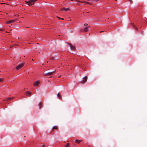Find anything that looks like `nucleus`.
<instances>
[{
    "label": "nucleus",
    "mask_w": 147,
    "mask_h": 147,
    "mask_svg": "<svg viewBox=\"0 0 147 147\" xmlns=\"http://www.w3.org/2000/svg\"><path fill=\"white\" fill-rule=\"evenodd\" d=\"M74 142L77 143L79 144L81 142H82V141L80 140H76Z\"/></svg>",
    "instance_id": "f8f14e48"
},
{
    "label": "nucleus",
    "mask_w": 147,
    "mask_h": 147,
    "mask_svg": "<svg viewBox=\"0 0 147 147\" xmlns=\"http://www.w3.org/2000/svg\"><path fill=\"white\" fill-rule=\"evenodd\" d=\"M40 83V82L39 81H36L34 82V85L35 86H37Z\"/></svg>",
    "instance_id": "0eeeda50"
},
{
    "label": "nucleus",
    "mask_w": 147,
    "mask_h": 147,
    "mask_svg": "<svg viewBox=\"0 0 147 147\" xmlns=\"http://www.w3.org/2000/svg\"><path fill=\"white\" fill-rule=\"evenodd\" d=\"M102 32V31H100V32Z\"/></svg>",
    "instance_id": "393cba45"
},
{
    "label": "nucleus",
    "mask_w": 147,
    "mask_h": 147,
    "mask_svg": "<svg viewBox=\"0 0 147 147\" xmlns=\"http://www.w3.org/2000/svg\"><path fill=\"white\" fill-rule=\"evenodd\" d=\"M3 80V78H0V82H2Z\"/></svg>",
    "instance_id": "6ab92c4d"
},
{
    "label": "nucleus",
    "mask_w": 147,
    "mask_h": 147,
    "mask_svg": "<svg viewBox=\"0 0 147 147\" xmlns=\"http://www.w3.org/2000/svg\"><path fill=\"white\" fill-rule=\"evenodd\" d=\"M69 45L71 49H72L73 50H74L75 49V48L74 46H73L72 45L70 44H69Z\"/></svg>",
    "instance_id": "1a4fd4ad"
},
{
    "label": "nucleus",
    "mask_w": 147,
    "mask_h": 147,
    "mask_svg": "<svg viewBox=\"0 0 147 147\" xmlns=\"http://www.w3.org/2000/svg\"><path fill=\"white\" fill-rule=\"evenodd\" d=\"M37 0H30L28 1H25V2L26 4H28V5L30 6H31L32 5H33L34 2L36 1Z\"/></svg>",
    "instance_id": "f257e3e1"
},
{
    "label": "nucleus",
    "mask_w": 147,
    "mask_h": 147,
    "mask_svg": "<svg viewBox=\"0 0 147 147\" xmlns=\"http://www.w3.org/2000/svg\"><path fill=\"white\" fill-rule=\"evenodd\" d=\"M55 72V71L49 72L45 74L44 75L45 76H49L52 75Z\"/></svg>",
    "instance_id": "39448f33"
},
{
    "label": "nucleus",
    "mask_w": 147,
    "mask_h": 147,
    "mask_svg": "<svg viewBox=\"0 0 147 147\" xmlns=\"http://www.w3.org/2000/svg\"><path fill=\"white\" fill-rule=\"evenodd\" d=\"M98 0H92V1L93 2H96Z\"/></svg>",
    "instance_id": "a211bd4d"
},
{
    "label": "nucleus",
    "mask_w": 147,
    "mask_h": 147,
    "mask_svg": "<svg viewBox=\"0 0 147 147\" xmlns=\"http://www.w3.org/2000/svg\"><path fill=\"white\" fill-rule=\"evenodd\" d=\"M32 93L30 91H27L26 92V96H28L30 95Z\"/></svg>",
    "instance_id": "9d476101"
},
{
    "label": "nucleus",
    "mask_w": 147,
    "mask_h": 147,
    "mask_svg": "<svg viewBox=\"0 0 147 147\" xmlns=\"http://www.w3.org/2000/svg\"><path fill=\"white\" fill-rule=\"evenodd\" d=\"M57 127L56 126H54L53 127V129H57Z\"/></svg>",
    "instance_id": "aec40b11"
},
{
    "label": "nucleus",
    "mask_w": 147,
    "mask_h": 147,
    "mask_svg": "<svg viewBox=\"0 0 147 147\" xmlns=\"http://www.w3.org/2000/svg\"><path fill=\"white\" fill-rule=\"evenodd\" d=\"M69 147V143H67L64 147Z\"/></svg>",
    "instance_id": "f3484780"
},
{
    "label": "nucleus",
    "mask_w": 147,
    "mask_h": 147,
    "mask_svg": "<svg viewBox=\"0 0 147 147\" xmlns=\"http://www.w3.org/2000/svg\"><path fill=\"white\" fill-rule=\"evenodd\" d=\"M45 144H43L41 146V147H45Z\"/></svg>",
    "instance_id": "412c9836"
},
{
    "label": "nucleus",
    "mask_w": 147,
    "mask_h": 147,
    "mask_svg": "<svg viewBox=\"0 0 147 147\" xmlns=\"http://www.w3.org/2000/svg\"><path fill=\"white\" fill-rule=\"evenodd\" d=\"M89 27H84L83 29H81L80 30L81 32H87L89 31Z\"/></svg>",
    "instance_id": "f03ea898"
},
{
    "label": "nucleus",
    "mask_w": 147,
    "mask_h": 147,
    "mask_svg": "<svg viewBox=\"0 0 147 147\" xmlns=\"http://www.w3.org/2000/svg\"><path fill=\"white\" fill-rule=\"evenodd\" d=\"M18 39H19V37H18Z\"/></svg>",
    "instance_id": "b1692460"
},
{
    "label": "nucleus",
    "mask_w": 147,
    "mask_h": 147,
    "mask_svg": "<svg viewBox=\"0 0 147 147\" xmlns=\"http://www.w3.org/2000/svg\"><path fill=\"white\" fill-rule=\"evenodd\" d=\"M69 8H63V9H62V10L63 11H65V10H69Z\"/></svg>",
    "instance_id": "4468645a"
},
{
    "label": "nucleus",
    "mask_w": 147,
    "mask_h": 147,
    "mask_svg": "<svg viewBox=\"0 0 147 147\" xmlns=\"http://www.w3.org/2000/svg\"><path fill=\"white\" fill-rule=\"evenodd\" d=\"M58 18L59 19H60V17H58Z\"/></svg>",
    "instance_id": "5701e85b"
},
{
    "label": "nucleus",
    "mask_w": 147,
    "mask_h": 147,
    "mask_svg": "<svg viewBox=\"0 0 147 147\" xmlns=\"http://www.w3.org/2000/svg\"><path fill=\"white\" fill-rule=\"evenodd\" d=\"M78 2L81 3H84L87 4H90L87 1H77Z\"/></svg>",
    "instance_id": "6e6552de"
},
{
    "label": "nucleus",
    "mask_w": 147,
    "mask_h": 147,
    "mask_svg": "<svg viewBox=\"0 0 147 147\" xmlns=\"http://www.w3.org/2000/svg\"><path fill=\"white\" fill-rule=\"evenodd\" d=\"M87 80V77L86 76H85L83 78V79L82 80V83H85Z\"/></svg>",
    "instance_id": "423d86ee"
},
{
    "label": "nucleus",
    "mask_w": 147,
    "mask_h": 147,
    "mask_svg": "<svg viewBox=\"0 0 147 147\" xmlns=\"http://www.w3.org/2000/svg\"><path fill=\"white\" fill-rule=\"evenodd\" d=\"M16 21V20H11L5 22V23L6 24H9L12 23Z\"/></svg>",
    "instance_id": "20e7f679"
},
{
    "label": "nucleus",
    "mask_w": 147,
    "mask_h": 147,
    "mask_svg": "<svg viewBox=\"0 0 147 147\" xmlns=\"http://www.w3.org/2000/svg\"><path fill=\"white\" fill-rule=\"evenodd\" d=\"M87 25H88V24H86V23H85V24H84V25L85 26H87Z\"/></svg>",
    "instance_id": "4be33fe9"
},
{
    "label": "nucleus",
    "mask_w": 147,
    "mask_h": 147,
    "mask_svg": "<svg viewBox=\"0 0 147 147\" xmlns=\"http://www.w3.org/2000/svg\"><path fill=\"white\" fill-rule=\"evenodd\" d=\"M13 97H10V98H7V101H9L10 100H11V99H12V98H13Z\"/></svg>",
    "instance_id": "2eb2a0df"
},
{
    "label": "nucleus",
    "mask_w": 147,
    "mask_h": 147,
    "mask_svg": "<svg viewBox=\"0 0 147 147\" xmlns=\"http://www.w3.org/2000/svg\"><path fill=\"white\" fill-rule=\"evenodd\" d=\"M57 96L60 99H61L62 98V97H61V94H59V93H58V94H57Z\"/></svg>",
    "instance_id": "ddd939ff"
},
{
    "label": "nucleus",
    "mask_w": 147,
    "mask_h": 147,
    "mask_svg": "<svg viewBox=\"0 0 147 147\" xmlns=\"http://www.w3.org/2000/svg\"><path fill=\"white\" fill-rule=\"evenodd\" d=\"M24 65V64L23 63H21L19 64L16 67V69L17 70H18L20 69L21 68L23 67Z\"/></svg>",
    "instance_id": "7ed1b4c3"
},
{
    "label": "nucleus",
    "mask_w": 147,
    "mask_h": 147,
    "mask_svg": "<svg viewBox=\"0 0 147 147\" xmlns=\"http://www.w3.org/2000/svg\"><path fill=\"white\" fill-rule=\"evenodd\" d=\"M38 105L39 106V109H40L41 107L42 106V103L41 102H39L38 104Z\"/></svg>",
    "instance_id": "9b49d317"
},
{
    "label": "nucleus",
    "mask_w": 147,
    "mask_h": 147,
    "mask_svg": "<svg viewBox=\"0 0 147 147\" xmlns=\"http://www.w3.org/2000/svg\"><path fill=\"white\" fill-rule=\"evenodd\" d=\"M131 24L132 26H133L135 28L136 30H137L138 29V28H137L136 27V26H134V24L132 23V24Z\"/></svg>",
    "instance_id": "dca6fc26"
}]
</instances>
